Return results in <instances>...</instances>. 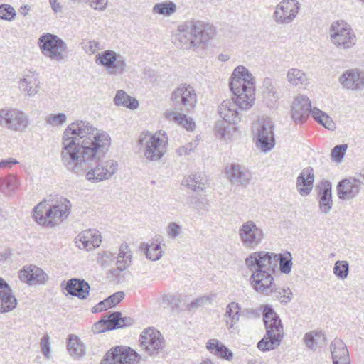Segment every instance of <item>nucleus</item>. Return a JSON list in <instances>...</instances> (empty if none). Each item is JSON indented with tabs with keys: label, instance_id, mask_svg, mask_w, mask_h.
Segmentation results:
<instances>
[{
	"label": "nucleus",
	"instance_id": "49530a36",
	"mask_svg": "<svg viewBox=\"0 0 364 364\" xmlns=\"http://www.w3.org/2000/svg\"><path fill=\"white\" fill-rule=\"evenodd\" d=\"M229 122L224 119L216 122L215 124V134L217 136H226L230 134L231 130L236 131L235 124L230 125Z\"/></svg>",
	"mask_w": 364,
	"mask_h": 364
},
{
	"label": "nucleus",
	"instance_id": "5fc2aeb1",
	"mask_svg": "<svg viewBox=\"0 0 364 364\" xmlns=\"http://www.w3.org/2000/svg\"><path fill=\"white\" fill-rule=\"evenodd\" d=\"M166 230L168 237L174 240L181 234L182 227L176 222H171L167 225Z\"/></svg>",
	"mask_w": 364,
	"mask_h": 364
},
{
	"label": "nucleus",
	"instance_id": "c9c22d12",
	"mask_svg": "<svg viewBox=\"0 0 364 364\" xmlns=\"http://www.w3.org/2000/svg\"><path fill=\"white\" fill-rule=\"evenodd\" d=\"M67 348L69 354L73 358H79L85 354V346L78 336L75 335L69 336Z\"/></svg>",
	"mask_w": 364,
	"mask_h": 364
},
{
	"label": "nucleus",
	"instance_id": "58836bf2",
	"mask_svg": "<svg viewBox=\"0 0 364 364\" xmlns=\"http://www.w3.org/2000/svg\"><path fill=\"white\" fill-rule=\"evenodd\" d=\"M304 342L308 348L315 350L318 346L325 343V337L321 331H313L304 335Z\"/></svg>",
	"mask_w": 364,
	"mask_h": 364
},
{
	"label": "nucleus",
	"instance_id": "6e6552de",
	"mask_svg": "<svg viewBox=\"0 0 364 364\" xmlns=\"http://www.w3.org/2000/svg\"><path fill=\"white\" fill-rule=\"evenodd\" d=\"M38 43L41 53L50 60L60 62L66 59L67 44L56 35L45 33L40 36Z\"/></svg>",
	"mask_w": 364,
	"mask_h": 364
},
{
	"label": "nucleus",
	"instance_id": "f8f14e48",
	"mask_svg": "<svg viewBox=\"0 0 364 364\" xmlns=\"http://www.w3.org/2000/svg\"><path fill=\"white\" fill-rule=\"evenodd\" d=\"M300 9L298 0H282L274 7L272 19L277 25H289L295 20Z\"/></svg>",
	"mask_w": 364,
	"mask_h": 364
},
{
	"label": "nucleus",
	"instance_id": "423d86ee",
	"mask_svg": "<svg viewBox=\"0 0 364 364\" xmlns=\"http://www.w3.org/2000/svg\"><path fill=\"white\" fill-rule=\"evenodd\" d=\"M264 322L266 335L257 343V348L262 351L277 348L284 337L282 321L275 311L268 306L264 309Z\"/></svg>",
	"mask_w": 364,
	"mask_h": 364
},
{
	"label": "nucleus",
	"instance_id": "13d9d810",
	"mask_svg": "<svg viewBox=\"0 0 364 364\" xmlns=\"http://www.w3.org/2000/svg\"><path fill=\"white\" fill-rule=\"evenodd\" d=\"M274 255L279 256L278 262H279L280 270L282 273L288 274L291 269V259L282 257L281 255L274 254Z\"/></svg>",
	"mask_w": 364,
	"mask_h": 364
},
{
	"label": "nucleus",
	"instance_id": "c03bdc74",
	"mask_svg": "<svg viewBox=\"0 0 364 364\" xmlns=\"http://www.w3.org/2000/svg\"><path fill=\"white\" fill-rule=\"evenodd\" d=\"M116 54L117 53L112 50L102 51L96 55L95 63L107 70L115 60Z\"/></svg>",
	"mask_w": 364,
	"mask_h": 364
},
{
	"label": "nucleus",
	"instance_id": "a19ab883",
	"mask_svg": "<svg viewBox=\"0 0 364 364\" xmlns=\"http://www.w3.org/2000/svg\"><path fill=\"white\" fill-rule=\"evenodd\" d=\"M288 82L294 86L304 85L307 82V77L305 73L298 68H291L287 73Z\"/></svg>",
	"mask_w": 364,
	"mask_h": 364
},
{
	"label": "nucleus",
	"instance_id": "8fccbe9b",
	"mask_svg": "<svg viewBox=\"0 0 364 364\" xmlns=\"http://www.w3.org/2000/svg\"><path fill=\"white\" fill-rule=\"evenodd\" d=\"M275 138H257L255 141L256 146L262 152H268L275 146Z\"/></svg>",
	"mask_w": 364,
	"mask_h": 364
},
{
	"label": "nucleus",
	"instance_id": "dca6fc26",
	"mask_svg": "<svg viewBox=\"0 0 364 364\" xmlns=\"http://www.w3.org/2000/svg\"><path fill=\"white\" fill-rule=\"evenodd\" d=\"M167 138H148L144 149V157L149 161L160 159L166 149Z\"/></svg>",
	"mask_w": 364,
	"mask_h": 364
},
{
	"label": "nucleus",
	"instance_id": "e2e57ef3",
	"mask_svg": "<svg viewBox=\"0 0 364 364\" xmlns=\"http://www.w3.org/2000/svg\"><path fill=\"white\" fill-rule=\"evenodd\" d=\"M124 294L122 291H118L113 294L107 299H105V303L110 304V306H114L118 304L124 298Z\"/></svg>",
	"mask_w": 364,
	"mask_h": 364
},
{
	"label": "nucleus",
	"instance_id": "4468645a",
	"mask_svg": "<svg viewBox=\"0 0 364 364\" xmlns=\"http://www.w3.org/2000/svg\"><path fill=\"white\" fill-rule=\"evenodd\" d=\"M26 114L15 109L0 110V124L9 129L21 132L28 126Z\"/></svg>",
	"mask_w": 364,
	"mask_h": 364
},
{
	"label": "nucleus",
	"instance_id": "680f3d73",
	"mask_svg": "<svg viewBox=\"0 0 364 364\" xmlns=\"http://www.w3.org/2000/svg\"><path fill=\"white\" fill-rule=\"evenodd\" d=\"M109 328L107 324L105 318L96 322L92 327V331L94 333H100L106 331H109Z\"/></svg>",
	"mask_w": 364,
	"mask_h": 364
},
{
	"label": "nucleus",
	"instance_id": "473e14b6",
	"mask_svg": "<svg viewBox=\"0 0 364 364\" xmlns=\"http://www.w3.org/2000/svg\"><path fill=\"white\" fill-rule=\"evenodd\" d=\"M166 117L167 119L173 121L182 126L187 131H193L196 127V123L193 119L183 113L168 112H166Z\"/></svg>",
	"mask_w": 364,
	"mask_h": 364
},
{
	"label": "nucleus",
	"instance_id": "c756f323",
	"mask_svg": "<svg viewBox=\"0 0 364 364\" xmlns=\"http://www.w3.org/2000/svg\"><path fill=\"white\" fill-rule=\"evenodd\" d=\"M21 187L20 178L14 174L0 178V192L6 197L13 196Z\"/></svg>",
	"mask_w": 364,
	"mask_h": 364
},
{
	"label": "nucleus",
	"instance_id": "603ef678",
	"mask_svg": "<svg viewBox=\"0 0 364 364\" xmlns=\"http://www.w3.org/2000/svg\"><path fill=\"white\" fill-rule=\"evenodd\" d=\"M198 145V140L197 139H192L191 141L185 144L183 146L178 147L176 150V152L178 156H187L189 155L191 152L194 151Z\"/></svg>",
	"mask_w": 364,
	"mask_h": 364
},
{
	"label": "nucleus",
	"instance_id": "f03ea898",
	"mask_svg": "<svg viewBox=\"0 0 364 364\" xmlns=\"http://www.w3.org/2000/svg\"><path fill=\"white\" fill-rule=\"evenodd\" d=\"M230 87L235 97L224 100L218 106V112L223 119L235 124L240 122L237 107L247 110L255 103V79L245 67L237 66L232 73Z\"/></svg>",
	"mask_w": 364,
	"mask_h": 364
},
{
	"label": "nucleus",
	"instance_id": "774afa93",
	"mask_svg": "<svg viewBox=\"0 0 364 364\" xmlns=\"http://www.w3.org/2000/svg\"><path fill=\"white\" fill-rule=\"evenodd\" d=\"M17 163H18L17 161L12 159L4 160V161H0V168L7 169L9 168H11L12 166V165L16 164Z\"/></svg>",
	"mask_w": 364,
	"mask_h": 364
},
{
	"label": "nucleus",
	"instance_id": "1a4fd4ad",
	"mask_svg": "<svg viewBox=\"0 0 364 364\" xmlns=\"http://www.w3.org/2000/svg\"><path fill=\"white\" fill-rule=\"evenodd\" d=\"M264 235L262 227L251 220L243 222L238 228L240 241L248 250H254L258 247L262 242Z\"/></svg>",
	"mask_w": 364,
	"mask_h": 364
},
{
	"label": "nucleus",
	"instance_id": "4be33fe9",
	"mask_svg": "<svg viewBox=\"0 0 364 364\" xmlns=\"http://www.w3.org/2000/svg\"><path fill=\"white\" fill-rule=\"evenodd\" d=\"M101 242V235L96 229H87L82 231L76 237L77 247L87 251L98 247Z\"/></svg>",
	"mask_w": 364,
	"mask_h": 364
},
{
	"label": "nucleus",
	"instance_id": "69168bd1",
	"mask_svg": "<svg viewBox=\"0 0 364 364\" xmlns=\"http://www.w3.org/2000/svg\"><path fill=\"white\" fill-rule=\"evenodd\" d=\"M90 7L95 10L104 11L108 3V0H88Z\"/></svg>",
	"mask_w": 364,
	"mask_h": 364
},
{
	"label": "nucleus",
	"instance_id": "a18cd8bd",
	"mask_svg": "<svg viewBox=\"0 0 364 364\" xmlns=\"http://www.w3.org/2000/svg\"><path fill=\"white\" fill-rule=\"evenodd\" d=\"M105 318L109 330L123 328L127 325V318H122L119 312H114Z\"/></svg>",
	"mask_w": 364,
	"mask_h": 364
},
{
	"label": "nucleus",
	"instance_id": "37998d69",
	"mask_svg": "<svg viewBox=\"0 0 364 364\" xmlns=\"http://www.w3.org/2000/svg\"><path fill=\"white\" fill-rule=\"evenodd\" d=\"M177 10L176 4L171 1L156 4L153 7V13L169 16Z\"/></svg>",
	"mask_w": 364,
	"mask_h": 364
},
{
	"label": "nucleus",
	"instance_id": "6e6d98bb",
	"mask_svg": "<svg viewBox=\"0 0 364 364\" xmlns=\"http://www.w3.org/2000/svg\"><path fill=\"white\" fill-rule=\"evenodd\" d=\"M347 148L348 145L346 144L336 146L331 151V156L333 160L336 162H341L344 156Z\"/></svg>",
	"mask_w": 364,
	"mask_h": 364
},
{
	"label": "nucleus",
	"instance_id": "e433bc0d",
	"mask_svg": "<svg viewBox=\"0 0 364 364\" xmlns=\"http://www.w3.org/2000/svg\"><path fill=\"white\" fill-rule=\"evenodd\" d=\"M263 95L267 100V105L272 107L278 100L279 94L277 88L272 83L270 78H265L263 82Z\"/></svg>",
	"mask_w": 364,
	"mask_h": 364
},
{
	"label": "nucleus",
	"instance_id": "c85d7f7f",
	"mask_svg": "<svg viewBox=\"0 0 364 364\" xmlns=\"http://www.w3.org/2000/svg\"><path fill=\"white\" fill-rule=\"evenodd\" d=\"M342 86L349 90H358L363 85L360 73L357 69H350L345 71L339 77Z\"/></svg>",
	"mask_w": 364,
	"mask_h": 364
},
{
	"label": "nucleus",
	"instance_id": "2f4dec72",
	"mask_svg": "<svg viewBox=\"0 0 364 364\" xmlns=\"http://www.w3.org/2000/svg\"><path fill=\"white\" fill-rule=\"evenodd\" d=\"M183 185L194 192L204 191L208 187V180L199 173H192L183 181Z\"/></svg>",
	"mask_w": 364,
	"mask_h": 364
},
{
	"label": "nucleus",
	"instance_id": "052dcab7",
	"mask_svg": "<svg viewBox=\"0 0 364 364\" xmlns=\"http://www.w3.org/2000/svg\"><path fill=\"white\" fill-rule=\"evenodd\" d=\"M212 300H213L212 296H200L199 298H197L194 301H193L188 305V309H196V308L201 306L204 304L211 303Z\"/></svg>",
	"mask_w": 364,
	"mask_h": 364
},
{
	"label": "nucleus",
	"instance_id": "f3484780",
	"mask_svg": "<svg viewBox=\"0 0 364 364\" xmlns=\"http://www.w3.org/2000/svg\"><path fill=\"white\" fill-rule=\"evenodd\" d=\"M311 102L305 95L295 98L291 107V117L296 123H304L310 114Z\"/></svg>",
	"mask_w": 364,
	"mask_h": 364
},
{
	"label": "nucleus",
	"instance_id": "864d4df0",
	"mask_svg": "<svg viewBox=\"0 0 364 364\" xmlns=\"http://www.w3.org/2000/svg\"><path fill=\"white\" fill-rule=\"evenodd\" d=\"M67 119V116L64 113L50 114L46 117V122L52 127H58L63 124Z\"/></svg>",
	"mask_w": 364,
	"mask_h": 364
},
{
	"label": "nucleus",
	"instance_id": "20e7f679",
	"mask_svg": "<svg viewBox=\"0 0 364 364\" xmlns=\"http://www.w3.org/2000/svg\"><path fill=\"white\" fill-rule=\"evenodd\" d=\"M215 35L211 23L199 20H190L180 24L176 30L175 41L185 49L195 51L204 48Z\"/></svg>",
	"mask_w": 364,
	"mask_h": 364
},
{
	"label": "nucleus",
	"instance_id": "a878e982",
	"mask_svg": "<svg viewBox=\"0 0 364 364\" xmlns=\"http://www.w3.org/2000/svg\"><path fill=\"white\" fill-rule=\"evenodd\" d=\"M333 364H350L348 350L344 342L335 338L330 345Z\"/></svg>",
	"mask_w": 364,
	"mask_h": 364
},
{
	"label": "nucleus",
	"instance_id": "7ed1b4c3",
	"mask_svg": "<svg viewBox=\"0 0 364 364\" xmlns=\"http://www.w3.org/2000/svg\"><path fill=\"white\" fill-rule=\"evenodd\" d=\"M279 259L273 252L264 250L252 252L245 258V266L251 272L250 284L257 293L263 296L273 294L275 289L273 274Z\"/></svg>",
	"mask_w": 364,
	"mask_h": 364
},
{
	"label": "nucleus",
	"instance_id": "bb28decb",
	"mask_svg": "<svg viewBox=\"0 0 364 364\" xmlns=\"http://www.w3.org/2000/svg\"><path fill=\"white\" fill-rule=\"evenodd\" d=\"M18 88L25 95L33 97L39 91L40 80L34 73L28 72L20 79Z\"/></svg>",
	"mask_w": 364,
	"mask_h": 364
},
{
	"label": "nucleus",
	"instance_id": "5701e85b",
	"mask_svg": "<svg viewBox=\"0 0 364 364\" xmlns=\"http://www.w3.org/2000/svg\"><path fill=\"white\" fill-rule=\"evenodd\" d=\"M314 181V170L308 166L301 170L296 178V188L299 193L303 196H308L313 190Z\"/></svg>",
	"mask_w": 364,
	"mask_h": 364
},
{
	"label": "nucleus",
	"instance_id": "ea45409f",
	"mask_svg": "<svg viewBox=\"0 0 364 364\" xmlns=\"http://www.w3.org/2000/svg\"><path fill=\"white\" fill-rule=\"evenodd\" d=\"M310 114L318 123L325 128L333 130L336 127L333 119L322 110L316 107H311Z\"/></svg>",
	"mask_w": 364,
	"mask_h": 364
},
{
	"label": "nucleus",
	"instance_id": "a211bd4d",
	"mask_svg": "<svg viewBox=\"0 0 364 364\" xmlns=\"http://www.w3.org/2000/svg\"><path fill=\"white\" fill-rule=\"evenodd\" d=\"M18 277L29 285L45 284L48 279L43 269L34 265L23 267L18 272Z\"/></svg>",
	"mask_w": 364,
	"mask_h": 364
},
{
	"label": "nucleus",
	"instance_id": "ddd939ff",
	"mask_svg": "<svg viewBox=\"0 0 364 364\" xmlns=\"http://www.w3.org/2000/svg\"><path fill=\"white\" fill-rule=\"evenodd\" d=\"M140 355L129 347L116 346L108 350L102 364H137Z\"/></svg>",
	"mask_w": 364,
	"mask_h": 364
},
{
	"label": "nucleus",
	"instance_id": "0eeeda50",
	"mask_svg": "<svg viewBox=\"0 0 364 364\" xmlns=\"http://www.w3.org/2000/svg\"><path fill=\"white\" fill-rule=\"evenodd\" d=\"M328 34L331 43L338 50L351 49L357 42L351 26L343 20L333 21L329 28Z\"/></svg>",
	"mask_w": 364,
	"mask_h": 364
},
{
	"label": "nucleus",
	"instance_id": "b1692460",
	"mask_svg": "<svg viewBox=\"0 0 364 364\" xmlns=\"http://www.w3.org/2000/svg\"><path fill=\"white\" fill-rule=\"evenodd\" d=\"M251 131L253 136H274V123L270 117L260 116L252 122Z\"/></svg>",
	"mask_w": 364,
	"mask_h": 364
},
{
	"label": "nucleus",
	"instance_id": "72a5a7b5",
	"mask_svg": "<svg viewBox=\"0 0 364 364\" xmlns=\"http://www.w3.org/2000/svg\"><path fill=\"white\" fill-rule=\"evenodd\" d=\"M114 102L117 106H122L129 109L134 110L139 107L138 100L129 96L123 90H119L117 92L114 97Z\"/></svg>",
	"mask_w": 364,
	"mask_h": 364
},
{
	"label": "nucleus",
	"instance_id": "393cba45",
	"mask_svg": "<svg viewBox=\"0 0 364 364\" xmlns=\"http://www.w3.org/2000/svg\"><path fill=\"white\" fill-rule=\"evenodd\" d=\"M17 301L6 281L0 277V313L12 311L16 307Z\"/></svg>",
	"mask_w": 364,
	"mask_h": 364
},
{
	"label": "nucleus",
	"instance_id": "3c124183",
	"mask_svg": "<svg viewBox=\"0 0 364 364\" xmlns=\"http://www.w3.org/2000/svg\"><path fill=\"white\" fill-rule=\"evenodd\" d=\"M16 16L15 9L9 4L0 5V19L11 21Z\"/></svg>",
	"mask_w": 364,
	"mask_h": 364
},
{
	"label": "nucleus",
	"instance_id": "4d7b16f0",
	"mask_svg": "<svg viewBox=\"0 0 364 364\" xmlns=\"http://www.w3.org/2000/svg\"><path fill=\"white\" fill-rule=\"evenodd\" d=\"M83 50L87 54H94L99 50V43L96 41H83L81 43Z\"/></svg>",
	"mask_w": 364,
	"mask_h": 364
},
{
	"label": "nucleus",
	"instance_id": "aec40b11",
	"mask_svg": "<svg viewBox=\"0 0 364 364\" xmlns=\"http://www.w3.org/2000/svg\"><path fill=\"white\" fill-rule=\"evenodd\" d=\"M225 173L232 183L240 185L248 184L252 177L251 173L247 169L235 163L228 164Z\"/></svg>",
	"mask_w": 364,
	"mask_h": 364
},
{
	"label": "nucleus",
	"instance_id": "f257e3e1",
	"mask_svg": "<svg viewBox=\"0 0 364 364\" xmlns=\"http://www.w3.org/2000/svg\"><path fill=\"white\" fill-rule=\"evenodd\" d=\"M64 138L61 162L64 167L76 175L86 173V179L99 183L109 179L118 171L114 159L99 160L110 146V138Z\"/></svg>",
	"mask_w": 364,
	"mask_h": 364
},
{
	"label": "nucleus",
	"instance_id": "0e129e2a",
	"mask_svg": "<svg viewBox=\"0 0 364 364\" xmlns=\"http://www.w3.org/2000/svg\"><path fill=\"white\" fill-rule=\"evenodd\" d=\"M215 354L218 356L226 359L228 360H230L233 356L232 353L223 344L220 346L219 349H217V353Z\"/></svg>",
	"mask_w": 364,
	"mask_h": 364
},
{
	"label": "nucleus",
	"instance_id": "de8ad7c7",
	"mask_svg": "<svg viewBox=\"0 0 364 364\" xmlns=\"http://www.w3.org/2000/svg\"><path fill=\"white\" fill-rule=\"evenodd\" d=\"M273 294H274V296L282 304H287L289 303L292 299V292L289 288L278 287L276 284Z\"/></svg>",
	"mask_w": 364,
	"mask_h": 364
},
{
	"label": "nucleus",
	"instance_id": "f704fd0d",
	"mask_svg": "<svg viewBox=\"0 0 364 364\" xmlns=\"http://www.w3.org/2000/svg\"><path fill=\"white\" fill-rule=\"evenodd\" d=\"M132 252L126 243L120 245L117 257V267L119 271H124L132 263Z\"/></svg>",
	"mask_w": 364,
	"mask_h": 364
},
{
	"label": "nucleus",
	"instance_id": "9b49d317",
	"mask_svg": "<svg viewBox=\"0 0 364 364\" xmlns=\"http://www.w3.org/2000/svg\"><path fill=\"white\" fill-rule=\"evenodd\" d=\"M171 100L173 105L181 110L190 112L197 103V95L195 89L189 84H180L171 93Z\"/></svg>",
	"mask_w": 364,
	"mask_h": 364
},
{
	"label": "nucleus",
	"instance_id": "39448f33",
	"mask_svg": "<svg viewBox=\"0 0 364 364\" xmlns=\"http://www.w3.org/2000/svg\"><path fill=\"white\" fill-rule=\"evenodd\" d=\"M71 206L70 201L63 197L58 198L53 204L44 200L33 208V217L39 225L53 228L68 218Z\"/></svg>",
	"mask_w": 364,
	"mask_h": 364
},
{
	"label": "nucleus",
	"instance_id": "9d476101",
	"mask_svg": "<svg viewBox=\"0 0 364 364\" xmlns=\"http://www.w3.org/2000/svg\"><path fill=\"white\" fill-rule=\"evenodd\" d=\"M141 348L149 356H156L164 348L166 341L162 334L154 328L148 327L139 336Z\"/></svg>",
	"mask_w": 364,
	"mask_h": 364
},
{
	"label": "nucleus",
	"instance_id": "338daca9",
	"mask_svg": "<svg viewBox=\"0 0 364 364\" xmlns=\"http://www.w3.org/2000/svg\"><path fill=\"white\" fill-rule=\"evenodd\" d=\"M222 343H220L217 339H210L207 343V348L211 351H215V354L217 353V349H219Z\"/></svg>",
	"mask_w": 364,
	"mask_h": 364
},
{
	"label": "nucleus",
	"instance_id": "09e8293b",
	"mask_svg": "<svg viewBox=\"0 0 364 364\" xmlns=\"http://www.w3.org/2000/svg\"><path fill=\"white\" fill-rule=\"evenodd\" d=\"M334 274L341 279L347 278L349 272V265L347 261H337L336 262L333 267Z\"/></svg>",
	"mask_w": 364,
	"mask_h": 364
},
{
	"label": "nucleus",
	"instance_id": "2eb2a0df",
	"mask_svg": "<svg viewBox=\"0 0 364 364\" xmlns=\"http://www.w3.org/2000/svg\"><path fill=\"white\" fill-rule=\"evenodd\" d=\"M85 136L90 135L92 136H108L105 132L93 127L90 122L84 120H76L70 124L64 131V136L68 134Z\"/></svg>",
	"mask_w": 364,
	"mask_h": 364
},
{
	"label": "nucleus",
	"instance_id": "cd10ccee",
	"mask_svg": "<svg viewBox=\"0 0 364 364\" xmlns=\"http://www.w3.org/2000/svg\"><path fill=\"white\" fill-rule=\"evenodd\" d=\"M65 289L70 295L85 299L89 296L90 287L83 279H71L68 281Z\"/></svg>",
	"mask_w": 364,
	"mask_h": 364
},
{
	"label": "nucleus",
	"instance_id": "7c9ffc66",
	"mask_svg": "<svg viewBox=\"0 0 364 364\" xmlns=\"http://www.w3.org/2000/svg\"><path fill=\"white\" fill-rule=\"evenodd\" d=\"M241 307L237 302H230L227 306L225 313L227 328L232 332L235 330V325L240 319Z\"/></svg>",
	"mask_w": 364,
	"mask_h": 364
},
{
	"label": "nucleus",
	"instance_id": "6ab92c4d",
	"mask_svg": "<svg viewBox=\"0 0 364 364\" xmlns=\"http://www.w3.org/2000/svg\"><path fill=\"white\" fill-rule=\"evenodd\" d=\"M317 188L319 210L321 213L328 215L333 208L332 184L328 181H322Z\"/></svg>",
	"mask_w": 364,
	"mask_h": 364
},
{
	"label": "nucleus",
	"instance_id": "4c0bfd02",
	"mask_svg": "<svg viewBox=\"0 0 364 364\" xmlns=\"http://www.w3.org/2000/svg\"><path fill=\"white\" fill-rule=\"evenodd\" d=\"M140 249L145 252L146 258L151 261L159 260L164 255L161 245L155 242L150 244L141 243Z\"/></svg>",
	"mask_w": 364,
	"mask_h": 364
},
{
	"label": "nucleus",
	"instance_id": "bf43d9fd",
	"mask_svg": "<svg viewBox=\"0 0 364 364\" xmlns=\"http://www.w3.org/2000/svg\"><path fill=\"white\" fill-rule=\"evenodd\" d=\"M41 348L43 354L47 358H50V337L48 335H44L41 339Z\"/></svg>",
	"mask_w": 364,
	"mask_h": 364
},
{
	"label": "nucleus",
	"instance_id": "79ce46f5",
	"mask_svg": "<svg viewBox=\"0 0 364 364\" xmlns=\"http://www.w3.org/2000/svg\"><path fill=\"white\" fill-rule=\"evenodd\" d=\"M127 62L125 58L119 53L116 54L115 60L112 65L107 68V72L111 75H120L126 71Z\"/></svg>",
	"mask_w": 364,
	"mask_h": 364
},
{
	"label": "nucleus",
	"instance_id": "412c9836",
	"mask_svg": "<svg viewBox=\"0 0 364 364\" xmlns=\"http://www.w3.org/2000/svg\"><path fill=\"white\" fill-rule=\"evenodd\" d=\"M339 199L349 200L355 198L360 191V185L355 178H348L341 181L336 186Z\"/></svg>",
	"mask_w": 364,
	"mask_h": 364
}]
</instances>
